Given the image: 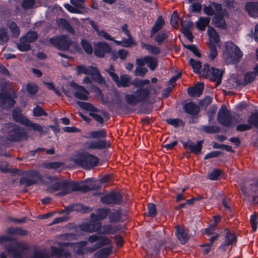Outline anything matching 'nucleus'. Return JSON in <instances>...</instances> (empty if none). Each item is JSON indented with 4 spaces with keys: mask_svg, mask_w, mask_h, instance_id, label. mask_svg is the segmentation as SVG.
<instances>
[{
    "mask_svg": "<svg viewBox=\"0 0 258 258\" xmlns=\"http://www.w3.org/2000/svg\"><path fill=\"white\" fill-rule=\"evenodd\" d=\"M95 189V186L93 184L86 185L82 183L67 180L56 182L49 187V191L52 192L60 190L61 191L58 194L60 196H64L73 191L86 192Z\"/></svg>",
    "mask_w": 258,
    "mask_h": 258,
    "instance_id": "f257e3e1",
    "label": "nucleus"
},
{
    "mask_svg": "<svg viewBox=\"0 0 258 258\" xmlns=\"http://www.w3.org/2000/svg\"><path fill=\"white\" fill-rule=\"evenodd\" d=\"M73 161L84 169H90L98 165L99 159L94 155L84 152L78 154L76 158H74Z\"/></svg>",
    "mask_w": 258,
    "mask_h": 258,
    "instance_id": "f03ea898",
    "label": "nucleus"
},
{
    "mask_svg": "<svg viewBox=\"0 0 258 258\" xmlns=\"http://www.w3.org/2000/svg\"><path fill=\"white\" fill-rule=\"evenodd\" d=\"M151 88V86H148L145 88L138 89L133 94H126L124 96L126 102L128 104L134 106L139 103L146 101L150 97Z\"/></svg>",
    "mask_w": 258,
    "mask_h": 258,
    "instance_id": "7ed1b4c3",
    "label": "nucleus"
},
{
    "mask_svg": "<svg viewBox=\"0 0 258 258\" xmlns=\"http://www.w3.org/2000/svg\"><path fill=\"white\" fill-rule=\"evenodd\" d=\"M242 55L240 49L233 43H226L224 57L227 62L231 63H237L240 61Z\"/></svg>",
    "mask_w": 258,
    "mask_h": 258,
    "instance_id": "20e7f679",
    "label": "nucleus"
},
{
    "mask_svg": "<svg viewBox=\"0 0 258 258\" xmlns=\"http://www.w3.org/2000/svg\"><path fill=\"white\" fill-rule=\"evenodd\" d=\"M8 139L11 141L20 142L22 140H27L28 135L23 127L14 123H10L9 127Z\"/></svg>",
    "mask_w": 258,
    "mask_h": 258,
    "instance_id": "39448f33",
    "label": "nucleus"
},
{
    "mask_svg": "<svg viewBox=\"0 0 258 258\" xmlns=\"http://www.w3.org/2000/svg\"><path fill=\"white\" fill-rule=\"evenodd\" d=\"M49 41L54 46L60 50H68L71 44V40L65 35L51 38Z\"/></svg>",
    "mask_w": 258,
    "mask_h": 258,
    "instance_id": "423d86ee",
    "label": "nucleus"
},
{
    "mask_svg": "<svg viewBox=\"0 0 258 258\" xmlns=\"http://www.w3.org/2000/svg\"><path fill=\"white\" fill-rule=\"evenodd\" d=\"M100 201L104 205H120L123 197L119 192L113 191L101 197Z\"/></svg>",
    "mask_w": 258,
    "mask_h": 258,
    "instance_id": "0eeeda50",
    "label": "nucleus"
},
{
    "mask_svg": "<svg viewBox=\"0 0 258 258\" xmlns=\"http://www.w3.org/2000/svg\"><path fill=\"white\" fill-rule=\"evenodd\" d=\"M16 97L15 93L12 90L0 93V106L3 108L12 107L16 103L14 100Z\"/></svg>",
    "mask_w": 258,
    "mask_h": 258,
    "instance_id": "6e6552de",
    "label": "nucleus"
},
{
    "mask_svg": "<svg viewBox=\"0 0 258 258\" xmlns=\"http://www.w3.org/2000/svg\"><path fill=\"white\" fill-rule=\"evenodd\" d=\"M27 177H23L20 180V184L27 187L35 184L41 180V175L36 171H31L27 173Z\"/></svg>",
    "mask_w": 258,
    "mask_h": 258,
    "instance_id": "1a4fd4ad",
    "label": "nucleus"
},
{
    "mask_svg": "<svg viewBox=\"0 0 258 258\" xmlns=\"http://www.w3.org/2000/svg\"><path fill=\"white\" fill-rule=\"evenodd\" d=\"M28 246L22 242H18L15 246L11 245L6 247V251L10 255L15 258H22L23 251L28 249Z\"/></svg>",
    "mask_w": 258,
    "mask_h": 258,
    "instance_id": "9d476101",
    "label": "nucleus"
},
{
    "mask_svg": "<svg viewBox=\"0 0 258 258\" xmlns=\"http://www.w3.org/2000/svg\"><path fill=\"white\" fill-rule=\"evenodd\" d=\"M217 118L219 122L225 126L229 127L232 124V116L224 105L219 110Z\"/></svg>",
    "mask_w": 258,
    "mask_h": 258,
    "instance_id": "9b49d317",
    "label": "nucleus"
},
{
    "mask_svg": "<svg viewBox=\"0 0 258 258\" xmlns=\"http://www.w3.org/2000/svg\"><path fill=\"white\" fill-rule=\"evenodd\" d=\"M85 147L88 150H101L110 147V144L105 139H99L86 142Z\"/></svg>",
    "mask_w": 258,
    "mask_h": 258,
    "instance_id": "f8f14e48",
    "label": "nucleus"
},
{
    "mask_svg": "<svg viewBox=\"0 0 258 258\" xmlns=\"http://www.w3.org/2000/svg\"><path fill=\"white\" fill-rule=\"evenodd\" d=\"M181 142L183 148L190 152L196 155L201 153L204 140L198 141L196 144H195L191 140H188L187 142L181 141Z\"/></svg>",
    "mask_w": 258,
    "mask_h": 258,
    "instance_id": "ddd939ff",
    "label": "nucleus"
},
{
    "mask_svg": "<svg viewBox=\"0 0 258 258\" xmlns=\"http://www.w3.org/2000/svg\"><path fill=\"white\" fill-rule=\"evenodd\" d=\"M175 235L182 244H184L189 240L188 230L182 225L175 227Z\"/></svg>",
    "mask_w": 258,
    "mask_h": 258,
    "instance_id": "4468645a",
    "label": "nucleus"
},
{
    "mask_svg": "<svg viewBox=\"0 0 258 258\" xmlns=\"http://www.w3.org/2000/svg\"><path fill=\"white\" fill-rule=\"evenodd\" d=\"M222 10L221 5L215 2H211L208 6L204 5L203 8L204 13L209 16H215Z\"/></svg>",
    "mask_w": 258,
    "mask_h": 258,
    "instance_id": "2eb2a0df",
    "label": "nucleus"
},
{
    "mask_svg": "<svg viewBox=\"0 0 258 258\" xmlns=\"http://www.w3.org/2000/svg\"><path fill=\"white\" fill-rule=\"evenodd\" d=\"M111 51L110 46L107 43L99 42L96 44L94 49L95 54L99 57H103L105 53Z\"/></svg>",
    "mask_w": 258,
    "mask_h": 258,
    "instance_id": "dca6fc26",
    "label": "nucleus"
},
{
    "mask_svg": "<svg viewBox=\"0 0 258 258\" xmlns=\"http://www.w3.org/2000/svg\"><path fill=\"white\" fill-rule=\"evenodd\" d=\"M96 214L92 213L91 218L97 221L102 220L105 219L110 213V210L108 208H98L96 210Z\"/></svg>",
    "mask_w": 258,
    "mask_h": 258,
    "instance_id": "f3484780",
    "label": "nucleus"
},
{
    "mask_svg": "<svg viewBox=\"0 0 258 258\" xmlns=\"http://www.w3.org/2000/svg\"><path fill=\"white\" fill-rule=\"evenodd\" d=\"M204 88L203 83H197L194 87L187 89V93L189 96L199 97L202 94Z\"/></svg>",
    "mask_w": 258,
    "mask_h": 258,
    "instance_id": "a211bd4d",
    "label": "nucleus"
},
{
    "mask_svg": "<svg viewBox=\"0 0 258 258\" xmlns=\"http://www.w3.org/2000/svg\"><path fill=\"white\" fill-rule=\"evenodd\" d=\"M72 86L75 87L76 90L74 93V96L76 98L82 100H88L89 93L87 89L81 86L76 84H75L74 86L72 85Z\"/></svg>",
    "mask_w": 258,
    "mask_h": 258,
    "instance_id": "6ab92c4d",
    "label": "nucleus"
},
{
    "mask_svg": "<svg viewBox=\"0 0 258 258\" xmlns=\"http://www.w3.org/2000/svg\"><path fill=\"white\" fill-rule=\"evenodd\" d=\"M92 209L84 206L81 204H74L68 206L62 212L67 214H69L71 212L73 211H80L83 213H88L91 212Z\"/></svg>",
    "mask_w": 258,
    "mask_h": 258,
    "instance_id": "aec40b11",
    "label": "nucleus"
},
{
    "mask_svg": "<svg viewBox=\"0 0 258 258\" xmlns=\"http://www.w3.org/2000/svg\"><path fill=\"white\" fill-rule=\"evenodd\" d=\"M222 76L223 71L212 68L211 73L209 79L212 81L216 82L215 87H217L221 84Z\"/></svg>",
    "mask_w": 258,
    "mask_h": 258,
    "instance_id": "412c9836",
    "label": "nucleus"
},
{
    "mask_svg": "<svg viewBox=\"0 0 258 258\" xmlns=\"http://www.w3.org/2000/svg\"><path fill=\"white\" fill-rule=\"evenodd\" d=\"M213 21L216 27L220 28L222 29L226 28V22L224 18V11L223 10L214 16Z\"/></svg>",
    "mask_w": 258,
    "mask_h": 258,
    "instance_id": "4be33fe9",
    "label": "nucleus"
},
{
    "mask_svg": "<svg viewBox=\"0 0 258 258\" xmlns=\"http://www.w3.org/2000/svg\"><path fill=\"white\" fill-rule=\"evenodd\" d=\"M245 10L250 16L258 17V2H247L245 4Z\"/></svg>",
    "mask_w": 258,
    "mask_h": 258,
    "instance_id": "5701e85b",
    "label": "nucleus"
},
{
    "mask_svg": "<svg viewBox=\"0 0 258 258\" xmlns=\"http://www.w3.org/2000/svg\"><path fill=\"white\" fill-rule=\"evenodd\" d=\"M131 76L124 74L120 76V79L118 77L117 80L115 82L118 87H127L131 85Z\"/></svg>",
    "mask_w": 258,
    "mask_h": 258,
    "instance_id": "b1692460",
    "label": "nucleus"
},
{
    "mask_svg": "<svg viewBox=\"0 0 258 258\" xmlns=\"http://www.w3.org/2000/svg\"><path fill=\"white\" fill-rule=\"evenodd\" d=\"M51 256H55L57 258L64 257V258H71V254L67 251H65L63 249L58 248L54 246L51 247Z\"/></svg>",
    "mask_w": 258,
    "mask_h": 258,
    "instance_id": "393cba45",
    "label": "nucleus"
},
{
    "mask_svg": "<svg viewBox=\"0 0 258 258\" xmlns=\"http://www.w3.org/2000/svg\"><path fill=\"white\" fill-rule=\"evenodd\" d=\"M208 34L209 37L208 44H217L220 41L219 36L216 31L210 26L208 28Z\"/></svg>",
    "mask_w": 258,
    "mask_h": 258,
    "instance_id": "a878e982",
    "label": "nucleus"
},
{
    "mask_svg": "<svg viewBox=\"0 0 258 258\" xmlns=\"http://www.w3.org/2000/svg\"><path fill=\"white\" fill-rule=\"evenodd\" d=\"M6 25L10 30L12 36L18 38L20 34V30L17 24L14 21L9 20L7 21Z\"/></svg>",
    "mask_w": 258,
    "mask_h": 258,
    "instance_id": "bb28decb",
    "label": "nucleus"
},
{
    "mask_svg": "<svg viewBox=\"0 0 258 258\" xmlns=\"http://www.w3.org/2000/svg\"><path fill=\"white\" fill-rule=\"evenodd\" d=\"M165 22L162 17L159 16L156 21L155 24L153 26L151 31L150 36L152 37L155 33L160 30L164 25Z\"/></svg>",
    "mask_w": 258,
    "mask_h": 258,
    "instance_id": "cd10ccee",
    "label": "nucleus"
},
{
    "mask_svg": "<svg viewBox=\"0 0 258 258\" xmlns=\"http://www.w3.org/2000/svg\"><path fill=\"white\" fill-rule=\"evenodd\" d=\"M226 234L225 236V241L221 245V247H227L232 245L236 241V237L234 234L231 233L228 229H225Z\"/></svg>",
    "mask_w": 258,
    "mask_h": 258,
    "instance_id": "c85d7f7f",
    "label": "nucleus"
},
{
    "mask_svg": "<svg viewBox=\"0 0 258 258\" xmlns=\"http://www.w3.org/2000/svg\"><path fill=\"white\" fill-rule=\"evenodd\" d=\"M183 109L186 112L191 115H196L199 112L198 106L193 102L186 103L183 106Z\"/></svg>",
    "mask_w": 258,
    "mask_h": 258,
    "instance_id": "c756f323",
    "label": "nucleus"
},
{
    "mask_svg": "<svg viewBox=\"0 0 258 258\" xmlns=\"http://www.w3.org/2000/svg\"><path fill=\"white\" fill-rule=\"evenodd\" d=\"M255 77L256 76L254 73H253L252 72H248L245 74L243 82H241L240 80H237L236 83L238 85L245 86L252 82L254 80Z\"/></svg>",
    "mask_w": 258,
    "mask_h": 258,
    "instance_id": "7c9ffc66",
    "label": "nucleus"
},
{
    "mask_svg": "<svg viewBox=\"0 0 258 258\" xmlns=\"http://www.w3.org/2000/svg\"><path fill=\"white\" fill-rule=\"evenodd\" d=\"M38 38L37 33L34 31L28 32L24 36L21 37L20 41L22 42L32 43Z\"/></svg>",
    "mask_w": 258,
    "mask_h": 258,
    "instance_id": "2f4dec72",
    "label": "nucleus"
},
{
    "mask_svg": "<svg viewBox=\"0 0 258 258\" xmlns=\"http://www.w3.org/2000/svg\"><path fill=\"white\" fill-rule=\"evenodd\" d=\"M141 46L142 48H145L150 54L158 55L161 52V48L156 45H152L144 42H142Z\"/></svg>",
    "mask_w": 258,
    "mask_h": 258,
    "instance_id": "473e14b6",
    "label": "nucleus"
},
{
    "mask_svg": "<svg viewBox=\"0 0 258 258\" xmlns=\"http://www.w3.org/2000/svg\"><path fill=\"white\" fill-rule=\"evenodd\" d=\"M111 243V240L109 238L104 236H99L98 242L95 244L94 247L92 249V251H94L104 246L109 245Z\"/></svg>",
    "mask_w": 258,
    "mask_h": 258,
    "instance_id": "72a5a7b5",
    "label": "nucleus"
},
{
    "mask_svg": "<svg viewBox=\"0 0 258 258\" xmlns=\"http://www.w3.org/2000/svg\"><path fill=\"white\" fill-rule=\"evenodd\" d=\"M119 230L117 226H112L110 224H106L102 226L100 233L103 234H114Z\"/></svg>",
    "mask_w": 258,
    "mask_h": 258,
    "instance_id": "f704fd0d",
    "label": "nucleus"
},
{
    "mask_svg": "<svg viewBox=\"0 0 258 258\" xmlns=\"http://www.w3.org/2000/svg\"><path fill=\"white\" fill-rule=\"evenodd\" d=\"M95 69V67L92 66L87 67L84 66H77L76 67L78 75L84 74L90 76H92Z\"/></svg>",
    "mask_w": 258,
    "mask_h": 258,
    "instance_id": "c9c22d12",
    "label": "nucleus"
},
{
    "mask_svg": "<svg viewBox=\"0 0 258 258\" xmlns=\"http://www.w3.org/2000/svg\"><path fill=\"white\" fill-rule=\"evenodd\" d=\"M210 19L208 17H200L196 22V27L200 31H203L206 30V27L209 25Z\"/></svg>",
    "mask_w": 258,
    "mask_h": 258,
    "instance_id": "e433bc0d",
    "label": "nucleus"
},
{
    "mask_svg": "<svg viewBox=\"0 0 258 258\" xmlns=\"http://www.w3.org/2000/svg\"><path fill=\"white\" fill-rule=\"evenodd\" d=\"M13 118L14 120L20 124L24 125L25 122L28 119L26 117L24 116L21 112L20 110L14 109L13 111Z\"/></svg>",
    "mask_w": 258,
    "mask_h": 258,
    "instance_id": "4c0bfd02",
    "label": "nucleus"
},
{
    "mask_svg": "<svg viewBox=\"0 0 258 258\" xmlns=\"http://www.w3.org/2000/svg\"><path fill=\"white\" fill-rule=\"evenodd\" d=\"M23 125L39 133H41L43 132V127L41 125L31 121L28 118L27 119L26 122H25V123Z\"/></svg>",
    "mask_w": 258,
    "mask_h": 258,
    "instance_id": "58836bf2",
    "label": "nucleus"
},
{
    "mask_svg": "<svg viewBox=\"0 0 258 258\" xmlns=\"http://www.w3.org/2000/svg\"><path fill=\"white\" fill-rule=\"evenodd\" d=\"M146 64L151 71H154L158 66L157 57L151 55L146 56Z\"/></svg>",
    "mask_w": 258,
    "mask_h": 258,
    "instance_id": "ea45409f",
    "label": "nucleus"
},
{
    "mask_svg": "<svg viewBox=\"0 0 258 258\" xmlns=\"http://www.w3.org/2000/svg\"><path fill=\"white\" fill-rule=\"evenodd\" d=\"M111 252L112 247L103 248L95 253V257L96 258H107Z\"/></svg>",
    "mask_w": 258,
    "mask_h": 258,
    "instance_id": "a19ab883",
    "label": "nucleus"
},
{
    "mask_svg": "<svg viewBox=\"0 0 258 258\" xmlns=\"http://www.w3.org/2000/svg\"><path fill=\"white\" fill-rule=\"evenodd\" d=\"M122 213L120 210H116L109 213L108 218L110 222L121 221Z\"/></svg>",
    "mask_w": 258,
    "mask_h": 258,
    "instance_id": "79ce46f5",
    "label": "nucleus"
},
{
    "mask_svg": "<svg viewBox=\"0 0 258 258\" xmlns=\"http://www.w3.org/2000/svg\"><path fill=\"white\" fill-rule=\"evenodd\" d=\"M128 38L122 39V41H115V43L118 45H121L123 47H131L133 45H136V43L134 40L132 36L127 37Z\"/></svg>",
    "mask_w": 258,
    "mask_h": 258,
    "instance_id": "37998d69",
    "label": "nucleus"
},
{
    "mask_svg": "<svg viewBox=\"0 0 258 258\" xmlns=\"http://www.w3.org/2000/svg\"><path fill=\"white\" fill-rule=\"evenodd\" d=\"M189 64L192 67L194 72L199 74L202 68V63L199 60H196L191 58L189 60Z\"/></svg>",
    "mask_w": 258,
    "mask_h": 258,
    "instance_id": "c03bdc74",
    "label": "nucleus"
},
{
    "mask_svg": "<svg viewBox=\"0 0 258 258\" xmlns=\"http://www.w3.org/2000/svg\"><path fill=\"white\" fill-rule=\"evenodd\" d=\"M89 135L91 138L98 139V140L101 138H105L107 136V133L104 130L92 131L89 133Z\"/></svg>",
    "mask_w": 258,
    "mask_h": 258,
    "instance_id": "a18cd8bd",
    "label": "nucleus"
},
{
    "mask_svg": "<svg viewBox=\"0 0 258 258\" xmlns=\"http://www.w3.org/2000/svg\"><path fill=\"white\" fill-rule=\"evenodd\" d=\"M247 122L251 124L252 128L254 127L258 128V113H251L248 118Z\"/></svg>",
    "mask_w": 258,
    "mask_h": 258,
    "instance_id": "49530a36",
    "label": "nucleus"
},
{
    "mask_svg": "<svg viewBox=\"0 0 258 258\" xmlns=\"http://www.w3.org/2000/svg\"><path fill=\"white\" fill-rule=\"evenodd\" d=\"M7 232L9 234L19 235L20 236L26 235L28 233L27 230L22 228H10L7 229Z\"/></svg>",
    "mask_w": 258,
    "mask_h": 258,
    "instance_id": "de8ad7c7",
    "label": "nucleus"
},
{
    "mask_svg": "<svg viewBox=\"0 0 258 258\" xmlns=\"http://www.w3.org/2000/svg\"><path fill=\"white\" fill-rule=\"evenodd\" d=\"M212 68H210V66L206 63L204 65V68L201 71H200V74L201 77L204 78H209L211 73Z\"/></svg>",
    "mask_w": 258,
    "mask_h": 258,
    "instance_id": "09e8293b",
    "label": "nucleus"
},
{
    "mask_svg": "<svg viewBox=\"0 0 258 258\" xmlns=\"http://www.w3.org/2000/svg\"><path fill=\"white\" fill-rule=\"evenodd\" d=\"M9 40V36L7 30L5 28H0V45H4Z\"/></svg>",
    "mask_w": 258,
    "mask_h": 258,
    "instance_id": "8fccbe9b",
    "label": "nucleus"
},
{
    "mask_svg": "<svg viewBox=\"0 0 258 258\" xmlns=\"http://www.w3.org/2000/svg\"><path fill=\"white\" fill-rule=\"evenodd\" d=\"M62 165L60 162H45L42 164V166L47 169H57Z\"/></svg>",
    "mask_w": 258,
    "mask_h": 258,
    "instance_id": "3c124183",
    "label": "nucleus"
},
{
    "mask_svg": "<svg viewBox=\"0 0 258 258\" xmlns=\"http://www.w3.org/2000/svg\"><path fill=\"white\" fill-rule=\"evenodd\" d=\"M203 131L206 133L214 134L218 133L220 131V127L217 126H202L201 127Z\"/></svg>",
    "mask_w": 258,
    "mask_h": 258,
    "instance_id": "603ef678",
    "label": "nucleus"
},
{
    "mask_svg": "<svg viewBox=\"0 0 258 258\" xmlns=\"http://www.w3.org/2000/svg\"><path fill=\"white\" fill-rule=\"evenodd\" d=\"M35 0H23L21 7L25 10L32 9L35 6Z\"/></svg>",
    "mask_w": 258,
    "mask_h": 258,
    "instance_id": "864d4df0",
    "label": "nucleus"
},
{
    "mask_svg": "<svg viewBox=\"0 0 258 258\" xmlns=\"http://www.w3.org/2000/svg\"><path fill=\"white\" fill-rule=\"evenodd\" d=\"M91 76L92 77L93 79L99 84H102L105 82L104 79L101 75L96 68Z\"/></svg>",
    "mask_w": 258,
    "mask_h": 258,
    "instance_id": "5fc2aeb1",
    "label": "nucleus"
},
{
    "mask_svg": "<svg viewBox=\"0 0 258 258\" xmlns=\"http://www.w3.org/2000/svg\"><path fill=\"white\" fill-rule=\"evenodd\" d=\"M59 24L69 33H73L74 32L73 28L66 20L60 19Z\"/></svg>",
    "mask_w": 258,
    "mask_h": 258,
    "instance_id": "6e6d98bb",
    "label": "nucleus"
},
{
    "mask_svg": "<svg viewBox=\"0 0 258 258\" xmlns=\"http://www.w3.org/2000/svg\"><path fill=\"white\" fill-rule=\"evenodd\" d=\"M221 174L222 170L218 169H215L208 173V177L211 180H217Z\"/></svg>",
    "mask_w": 258,
    "mask_h": 258,
    "instance_id": "4d7b16f0",
    "label": "nucleus"
},
{
    "mask_svg": "<svg viewBox=\"0 0 258 258\" xmlns=\"http://www.w3.org/2000/svg\"><path fill=\"white\" fill-rule=\"evenodd\" d=\"M148 212L147 214V216L154 217L157 215L156 206L153 203H150L148 206Z\"/></svg>",
    "mask_w": 258,
    "mask_h": 258,
    "instance_id": "13d9d810",
    "label": "nucleus"
},
{
    "mask_svg": "<svg viewBox=\"0 0 258 258\" xmlns=\"http://www.w3.org/2000/svg\"><path fill=\"white\" fill-rule=\"evenodd\" d=\"M167 38L166 34L163 32H161L158 33L154 38L155 41L159 44L164 43Z\"/></svg>",
    "mask_w": 258,
    "mask_h": 258,
    "instance_id": "bf43d9fd",
    "label": "nucleus"
},
{
    "mask_svg": "<svg viewBox=\"0 0 258 258\" xmlns=\"http://www.w3.org/2000/svg\"><path fill=\"white\" fill-rule=\"evenodd\" d=\"M166 121L168 124L171 125L175 127L180 126H183L184 125L183 121L179 118L168 119H167Z\"/></svg>",
    "mask_w": 258,
    "mask_h": 258,
    "instance_id": "052dcab7",
    "label": "nucleus"
},
{
    "mask_svg": "<svg viewBox=\"0 0 258 258\" xmlns=\"http://www.w3.org/2000/svg\"><path fill=\"white\" fill-rule=\"evenodd\" d=\"M65 8L68 10L69 12L73 13H83L85 12V10L84 9H81L80 8H77L75 6L73 7L69 4H66L64 5Z\"/></svg>",
    "mask_w": 258,
    "mask_h": 258,
    "instance_id": "680f3d73",
    "label": "nucleus"
},
{
    "mask_svg": "<svg viewBox=\"0 0 258 258\" xmlns=\"http://www.w3.org/2000/svg\"><path fill=\"white\" fill-rule=\"evenodd\" d=\"M82 46L84 51L88 54H91L93 52V48L91 45L86 40L81 41Z\"/></svg>",
    "mask_w": 258,
    "mask_h": 258,
    "instance_id": "e2e57ef3",
    "label": "nucleus"
},
{
    "mask_svg": "<svg viewBox=\"0 0 258 258\" xmlns=\"http://www.w3.org/2000/svg\"><path fill=\"white\" fill-rule=\"evenodd\" d=\"M33 115L34 116L40 117L41 116H47L48 114L40 106L37 105L36 107L33 109Z\"/></svg>",
    "mask_w": 258,
    "mask_h": 258,
    "instance_id": "0e129e2a",
    "label": "nucleus"
},
{
    "mask_svg": "<svg viewBox=\"0 0 258 258\" xmlns=\"http://www.w3.org/2000/svg\"><path fill=\"white\" fill-rule=\"evenodd\" d=\"M179 18L177 15V13L175 11L171 16L170 23L172 27L177 28L179 26Z\"/></svg>",
    "mask_w": 258,
    "mask_h": 258,
    "instance_id": "69168bd1",
    "label": "nucleus"
},
{
    "mask_svg": "<svg viewBox=\"0 0 258 258\" xmlns=\"http://www.w3.org/2000/svg\"><path fill=\"white\" fill-rule=\"evenodd\" d=\"M78 104L79 105L81 108L86 110L90 111H96V108L89 103L78 101Z\"/></svg>",
    "mask_w": 258,
    "mask_h": 258,
    "instance_id": "338daca9",
    "label": "nucleus"
},
{
    "mask_svg": "<svg viewBox=\"0 0 258 258\" xmlns=\"http://www.w3.org/2000/svg\"><path fill=\"white\" fill-rule=\"evenodd\" d=\"M31 258H49V255L48 253L41 250H36Z\"/></svg>",
    "mask_w": 258,
    "mask_h": 258,
    "instance_id": "774afa93",
    "label": "nucleus"
}]
</instances>
